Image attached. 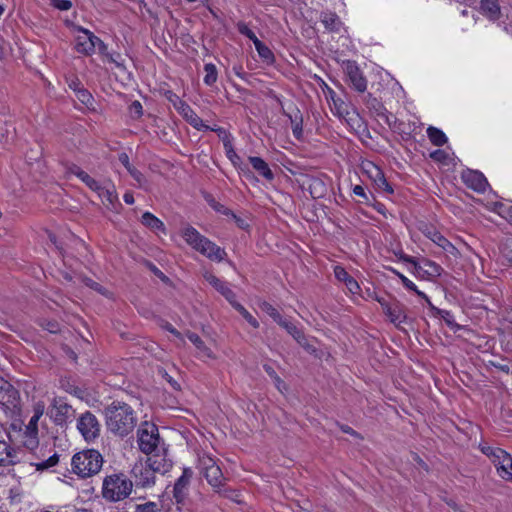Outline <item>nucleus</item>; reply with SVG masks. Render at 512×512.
<instances>
[{
  "instance_id": "7c9ffc66",
  "label": "nucleus",
  "mask_w": 512,
  "mask_h": 512,
  "mask_svg": "<svg viewBox=\"0 0 512 512\" xmlns=\"http://www.w3.org/2000/svg\"><path fill=\"white\" fill-rule=\"evenodd\" d=\"M392 272L400 279L406 289L413 291L416 295L425 299L429 304H431L429 297L424 292L418 290L417 286L410 279L395 269H392Z\"/></svg>"
},
{
  "instance_id": "6e6d98bb",
  "label": "nucleus",
  "mask_w": 512,
  "mask_h": 512,
  "mask_svg": "<svg viewBox=\"0 0 512 512\" xmlns=\"http://www.w3.org/2000/svg\"><path fill=\"white\" fill-rule=\"evenodd\" d=\"M509 455L510 454L507 453L505 450H503L501 448H496L494 455H492V457H489V458L492 460L495 467L497 468V466L500 465V463L502 462V459H505Z\"/></svg>"
},
{
  "instance_id": "603ef678",
  "label": "nucleus",
  "mask_w": 512,
  "mask_h": 512,
  "mask_svg": "<svg viewBox=\"0 0 512 512\" xmlns=\"http://www.w3.org/2000/svg\"><path fill=\"white\" fill-rule=\"evenodd\" d=\"M133 512H161L155 502H146L144 504H137L134 506Z\"/></svg>"
},
{
  "instance_id": "a878e982",
  "label": "nucleus",
  "mask_w": 512,
  "mask_h": 512,
  "mask_svg": "<svg viewBox=\"0 0 512 512\" xmlns=\"http://www.w3.org/2000/svg\"><path fill=\"white\" fill-rule=\"evenodd\" d=\"M154 473H166L169 468L171 467V464L166 461V459L163 456L160 455H153L148 457L146 463H145Z\"/></svg>"
},
{
  "instance_id": "a19ab883",
  "label": "nucleus",
  "mask_w": 512,
  "mask_h": 512,
  "mask_svg": "<svg viewBox=\"0 0 512 512\" xmlns=\"http://www.w3.org/2000/svg\"><path fill=\"white\" fill-rule=\"evenodd\" d=\"M497 473L498 475L506 480V479H509L510 478V473L512 471V457L511 455H509L508 457H506L505 459H502V462L500 463V465L497 466Z\"/></svg>"
},
{
  "instance_id": "5701e85b",
  "label": "nucleus",
  "mask_w": 512,
  "mask_h": 512,
  "mask_svg": "<svg viewBox=\"0 0 512 512\" xmlns=\"http://www.w3.org/2000/svg\"><path fill=\"white\" fill-rule=\"evenodd\" d=\"M480 12L491 21H496L501 17V8L498 0H481Z\"/></svg>"
},
{
  "instance_id": "6e6552de",
  "label": "nucleus",
  "mask_w": 512,
  "mask_h": 512,
  "mask_svg": "<svg viewBox=\"0 0 512 512\" xmlns=\"http://www.w3.org/2000/svg\"><path fill=\"white\" fill-rule=\"evenodd\" d=\"M75 410L71 405L64 402L61 398L54 399L49 409V415L57 426L65 427L74 417Z\"/></svg>"
},
{
  "instance_id": "37998d69",
  "label": "nucleus",
  "mask_w": 512,
  "mask_h": 512,
  "mask_svg": "<svg viewBox=\"0 0 512 512\" xmlns=\"http://www.w3.org/2000/svg\"><path fill=\"white\" fill-rule=\"evenodd\" d=\"M424 266L427 267V269L424 270L422 268L420 273H418L419 275L420 274H427L429 276H440L441 275L442 268L437 263H435V262H433L431 260L425 259L424 260Z\"/></svg>"
},
{
  "instance_id": "49530a36",
  "label": "nucleus",
  "mask_w": 512,
  "mask_h": 512,
  "mask_svg": "<svg viewBox=\"0 0 512 512\" xmlns=\"http://www.w3.org/2000/svg\"><path fill=\"white\" fill-rule=\"evenodd\" d=\"M80 180L85 183V185L87 187H89L92 191L96 192V193H101L102 191V186L101 184L95 180L94 178H92L88 173H84L82 175V177L80 178Z\"/></svg>"
},
{
  "instance_id": "1a4fd4ad",
  "label": "nucleus",
  "mask_w": 512,
  "mask_h": 512,
  "mask_svg": "<svg viewBox=\"0 0 512 512\" xmlns=\"http://www.w3.org/2000/svg\"><path fill=\"white\" fill-rule=\"evenodd\" d=\"M193 478L191 468H184L182 475L175 481L173 486V498L177 505H185L189 495V487Z\"/></svg>"
},
{
  "instance_id": "9d476101",
  "label": "nucleus",
  "mask_w": 512,
  "mask_h": 512,
  "mask_svg": "<svg viewBox=\"0 0 512 512\" xmlns=\"http://www.w3.org/2000/svg\"><path fill=\"white\" fill-rule=\"evenodd\" d=\"M364 104L372 116L382 119L389 127H392V119L395 121L396 118L388 112L381 101L369 93L364 98Z\"/></svg>"
},
{
  "instance_id": "7ed1b4c3",
  "label": "nucleus",
  "mask_w": 512,
  "mask_h": 512,
  "mask_svg": "<svg viewBox=\"0 0 512 512\" xmlns=\"http://www.w3.org/2000/svg\"><path fill=\"white\" fill-rule=\"evenodd\" d=\"M186 243L194 250L212 261L221 262L227 255L226 251L207 237L201 235L194 227L187 226L182 231Z\"/></svg>"
},
{
  "instance_id": "774afa93",
  "label": "nucleus",
  "mask_w": 512,
  "mask_h": 512,
  "mask_svg": "<svg viewBox=\"0 0 512 512\" xmlns=\"http://www.w3.org/2000/svg\"><path fill=\"white\" fill-rule=\"evenodd\" d=\"M230 216L234 219L236 225L240 229H242V230H248L249 229L250 226H249L248 222L245 219H242L241 217L237 216L234 213H233V215H230Z\"/></svg>"
},
{
  "instance_id": "79ce46f5",
  "label": "nucleus",
  "mask_w": 512,
  "mask_h": 512,
  "mask_svg": "<svg viewBox=\"0 0 512 512\" xmlns=\"http://www.w3.org/2000/svg\"><path fill=\"white\" fill-rule=\"evenodd\" d=\"M223 146H224L227 158L232 162V164L234 166H238L241 162V158L235 152L233 144H232V140L225 138Z\"/></svg>"
},
{
  "instance_id": "b1692460",
  "label": "nucleus",
  "mask_w": 512,
  "mask_h": 512,
  "mask_svg": "<svg viewBox=\"0 0 512 512\" xmlns=\"http://www.w3.org/2000/svg\"><path fill=\"white\" fill-rule=\"evenodd\" d=\"M334 275L335 277L341 281V282H344L347 289L353 293V294H356L359 292L360 290V286L359 284L357 283V281L348 274V272L341 266H336L334 268Z\"/></svg>"
},
{
  "instance_id": "69168bd1",
  "label": "nucleus",
  "mask_w": 512,
  "mask_h": 512,
  "mask_svg": "<svg viewBox=\"0 0 512 512\" xmlns=\"http://www.w3.org/2000/svg\"><path fill=\"white\" fill-rule=\"evenodd\" d=\"M353 193L356 196H359V197H361L363 199L361 202L367 203L369 201V197L366 194L365 189L361 185L354 186Z\"/></svg>"
},
{
  "instance_id": "393cba45",
  "label": "nucleus",
  "mask_w": 512,
  "mask_h": 512,
  "mask_svg": "<svg viewBox=\"0 0 512 512\" xmlns=\"http://www.w3.org/2000/svg\"><path fill=\"white\" fill-rule=\"evenodd\" d=\"M248 159L253 169L256 170L259 175L267 181H272L274 179V173L261 157L250 156Z\"/></svg>"
},
{
  "instance_id": "ea45409f",
  "label": "nucleus",
  "mask_w": 512,
  "mask_h": 512,
  "mask_svg": "<svg viewBox=\"0 0 512 512\" xmlns=\"http://www.w3.org/2000/svg\"><path fill=\"white\" fill-rule=\"evenodd\" d=\"M205 77L203 79L204 83L208 86H212L216 83L218 78L217 68L212 63H207L204 65Z\"/></svg>"
},
{
  "instance_id": "864d4df0",
  "label": "nucleus",
  "mask_w": 512,
  "mask_h": 512,
  "mask_svg": "<svg viewBox=\"0 0 512 512\" xmlns=\"http://www.w3.org/2000/svg\"><path fill=\"white\" fill-rule=\"evenodd\" d=\"M66 174L69 175H75L79 179L82 177V175L85 173L84 170H82L78 165L74 163H66L64 165Z\"/></svg>"
},
{
  "instance_id": "0eeeda50",
  "label": "nucleus",
  "mask_w": 512,
  "mask_h": 512,
  "mask_svg": "<svg viewBox=\"0 0 512 512\" xmlns=\"http://www.w3.org/2000/svg\"><path fill=\"white\" fill-rule=\"evenodd\" d=\"M201 465L203 476L214 492L227 482V478L223 475L221 468L213 458L204 457L201 459Z\"/></svg>"
},
{
  "instance_id": "0e129e2a",
  "label": "nucleus",
  "mask_w": 512,
  "mask_h": 512,
  "mask_svg": "<svg viewBox=\"0 0 512 512\" xmlns=\"http://www.w3.org/2000/svg\"><path fill=\"white\" fill-rule=\"evenodd\" d=\"M207 130H211V131H214L218 134V136L221 138L222 142L224 143V139L227 138L229 140H232V136L230 133H228L226 131V129H224L223 127H215V128H211L209 127Z\"/></svg>"
},
{
  "instance_id": "72a5a7b5",
  "label": "nucleus",
  "mask_w": 512,
  "mask_h": 512,
  "mask_svg": "<svg viewBox=\"0 0 512 512\" xmlns=\"http://www.w3.org/2000/svg\"><path fill=\"white\" fill-rule=\"evenodd\" d=\"M187 338L195 345V347L202 353L204 356L212 358L213 354L210 348H208L204 341L200 338V336L194 332H188Z\"/></svg>"
},
{
  "instance_id": "58836bf2",
  "label": "nucleus",
  "mask_w": 512,
  "mask_h": 512,
  "mask_svg": "<svg viewBox=\"0 0 512 512\" xmlns=\"http://www.w3.org/2000/svg\"><path fill=\"white\" fill-rule=\"evenodd\" d=\"M255 48L261 59L266 61L267 63L274 62V54L271 49L266 46L262 41H255Z\"/></svg>"
},
{
  "instance_id": "c85d7f7f",
  "label": "nucleus",
  "mask_w": 512,
  "mask_h": 512,
  "mask_svg": "<svg viewBox=\"0 0 512 512\" xmlns=\"http://www.w3.org/2000/svg\"><path fill=\"white\" fill-rule=\"evenodd\" d=\"M321 22L329 31L337 32L340 29L341 21L336 13L323 12L321 14Z\"/></svg>"
},
{
  "instance_id": "423d86ee",
  "label": "nucleus",
  "mask_w": 512,
  "mask_h": 512,
  "mask_svg": "<svg viewBox=\"0 0 512 512\" xmlns=\"http://www.w3.org/2000/svg\"><path fill=\"white\" fill-rule=\"evenodd\" d=\"M77 429L86 442H93L100 436L101 425L91 411H86L77 419Z\"/></svg>"
},
{
  "instance_id": "9b49d317",
  "label": "nucleus",
  "mask_w": 512,
  "mask_h": 512,
  "mask_svg": "<svg viewBox=\"0 0 512 512\" xmlns=\"http://www.w3.org/2000/svg\"><path fill=\"white\" fill-rule=\"evenodd\" d=\"M82 35L77 36L75 41V50L83 55H91L96 50V42L99 41V37L94 35L91 31L85 28H78Z\"/></svg>"
},
{
  "instance_id": "ddd939ff",
  "label": "nucleus",
  "mask_w": 512,
  "mask_h": 512,
  "mask_svg": "<svg viewBox=\"0 0 512 512\" xmlns=\"http://www.w3.org/2000/svg\"><path fill=\"white\" fill-rule=\"evenodd\" d=\"M0 384V404L8 409L17 407L20 400L19 391L2 377Z\"/></svg>"
},
{
  "instance_id": "6ab92c4d",
  "label": "nucleus",
  "mask_w": 512,
  "mask_h": 512,
  "mask_svg": "<svg viewBox=\"0 0 512 512\" xmlns=\"http://www.w3.org/2000/svg\"><path fill=\"white\" fill-rule=\"evenodd\" d=\"M383 312L389 318L390 322L396 326H399L407 318L406 307L397 299H392L389 306Z\"/></svg>"
},
{
  "instance_id": "bb28decb",
  "label": "nucleus",
  "mask_w": 512,
  "mask_h": 512,
  "mask_svg": "<svg viewBox=\"0 0 512 512\" xmlns=\"http://www.w3.org/2000/svg\"><path fill=\"white\" fill-rule=\"evenodd\" d=\"M16 451L6 442L0 440V466L16 463Z\"/></svg>"
},
{
  "instance_id": "412c9836",
  "label": "nucleus",
  "mask_w": 512,
  "mask_h": 512,
  "mask_svg": "<svg viewBox=\"0 0 512 512\" xmlns=\"http://www.w3.org/2000/svg\"><path fill=\"white\" fill-rule=\"evenodd\" d=\"M283 324L284 325L282 328H284L297 341L299 345H301L306 351L310 353L315 352L314 346L308 343V340L306 339L301 329H299L289 320Z\"/></svg>"
},
{
  "instance_id": "c756f323",
  "label": "nucleus",
  "mask_w": 512,
  "mask_h": 512,
  "mask_svg": "<svg viewBox=\"0 0 512 512\" xmlns=\"http://www.w3.org/2000/svg\"><path fill=\"white\" fill-rule=\"evenodd\" d=\"M141 223L153 231H165L164 223L150 212L143 213Z\"/></svg>"
},
{
  "instance_id": "c9c22d12",
  "label": "nucleus",
  "mask_w": 512,
  "mask_h": 512,
  "mask_svg": "<svg viewBox=\"0 0 512 512\" xmlns=\"http://www.w3.org/2000/svg\"><path fill=\"white\" fill-rule=\"evenodd\" d=\"M342 119L352 128V129H360L364 126V122L362 117L359 115L358 111L355 108L349 110L348 114L345 115Z\"/></svg>"
},
{
  "instance_id": "13d9d810",
  "label": "nucleus",
  "mask_w": 512,
  "mask_h": 512,
  "mask_svg": "<svg viewBox=\"0 0 512 512\" xmlns=\"http://www.w3.org/2000/svg\"><path fill=\"white\" fill-rule=\"evenodd\" d=\"M128 172L132 176V178L138 183L139 187L145 186V184L147 183V179L138 169L133 167Z\"/></svg>"
},
{
  "instance_id": "cd10ccee",
  "label": "nucleus",
  "mask_w": 512,
  "mask_h": 512,
  "mask_svg": "<svg viewBox=\"0 0 512 512\" xmlns=\"http://www.w3.org/2000/svg\"><path fill=\"white\" fill-rule=\"evenodd\" d=\"M97 194L100 198L105 199L108 202V206H110L112 210H117L118 207H121L114 185L110 188L102 187L101 193Z\"/></svg>"
},
{
  "instance_id": "39448f33",
  "label": "nucleus",
  "mask_w": 512,
  "mask_h": 512,
  "mask_svg": "<svg viewBox=\"0 0 512 512\" xmlns=\"http://www.w3.org/2000/svg\"><path fill=\"white\" fill-rule=\"evenodd\" d=\"M160 436L158 427L149 422H144L138 430V446L145 454H152L158 448Z\"/></svg>"
},
{
  "instance_id": "f03ea898",
  "label": "nucleus",
  "mask_w": 512,
  "mask_h": 512,
  "mask_svg": "<svg viewBox=\"0 0 512 512\" xmlns=\"http://www.w3.org/2000/svg\"><path fill=\"white\" fill-rule=\"evenodd\" d=\"M133 486V481L124 472H115L103 478L101 495L106 502L117 503L131 495Z\"/></svg>"
},
{
  "instance_id": "3c124183",
  "label": "nucleus",
  "mask_w": 512,
  "mask_h": 512,
  "mask_svg": "<svg viewBox=\"0 0 512 512\" xmlns=\"http://www.w3.org/2000/svg\"><path fill=\"white\" fill-rule=\"evenodd\" d=\"M76 97L81 103H83L86 106L92 105L94 101L91 93L84 87H82L80 90L76 92Z\"/></svg>"
},
{
  "instance_id": "2f4dec72",
  "label": "nucleus",
  "mask_w": 512,
  "mask_h": 512,
  "mask_svg": "<svg viewBox=\"0 0 512 512\" xmlns=\"http://www.w3.org/2000/svg\"><path fill=\"white\" fill-rule=\"evenodd\" d=\"M427 135L431 143L439 147L446 144L448 140L445 133L434 126H429L427 128Z\"/></svg>"
},
{
  "instance_id": "dca6fc26",
  "label": "nucleus",
  "mask_w": 512,
  "mask_h": 512,
  "mask_svg": "<svg viewBox=\"0 0 512 512\" xmlns=\"http://www.w3.org/2000/svg\"><path fill=\"white\" fill-rule=\"evenodd\" d=\"M136 487L148 488L155 484V473L146 465H135L132 469Z\"/></svg>"
},
{
  "instance_id": "4be33fe9",
  "label": "nucleus",
  "mask_w": 512,
  "mask_h": 512,
  "mask_svg": "<svg viewBox=\"0 0 512 512\" xmlns=\"http://www.w3.org/2000/svg\"><path fill=\"white\" fill-rule=\"evenodd\" d=\"M188 123L197 130L208 129L209 126L203 123V120L193 111V109L185 102L179 106L177 110Z\"/></svg>"
},
{
  "instance_id": "4c0bfd02",
  "label": "nucleus",
  "mask_w": 512,
  "mask_h": 512,
  "mask_svg": "<svg viewBox=\"0 0 512 512\" xmlns=\"http://www.w3.org/2000/svg\"><path fill=\"white\" fill-rule=\"evenodd\" d=\"M260 307L281 327L284 325L283 323H286L288 321L287 319H284L278 312V310L274 308L270 303L263 302Z\"/></svg>"
},
{
  "instance_id": "f8f14e48",
  "label": "nucleus",
  "mask_w": 512,
  "mask_h": 512,
  "mask_svg": "<svg viewBox=\"0 0 512 512\" xmlns=\"http://www.w3.org/2000/svg\"><path fill=\"white\" fill-rule=\"evenodd\" d=\"M363 171L373 181L375 186L386 193L392 194L394 192L392 186L388 183L383 171L373 162L363 164Z\"/></svg>"
},
{
  "instance_id": "c03bdc74",
  "label": "nucleus",
  "mask_w": 512,
  "mask_h": 512,
  "mask_svg": "<svg viewBox=\"0 0 512 512\" xmlns=\"http://www.w3.org/2000/svg\"><path fill=\"white\" fill-rule=\"evenodd\" d=\"M333 107L335 109L336 115L339 118H343L345 115L348 114L349 110L353 108L350 104H347L341 98H337L336 100H334Z\"/></svg>"
},
{
  "instance_id": "09e8293b",
  "label": "nucleus",
  "mask_w": 512,
  "mask_h": 512,
  "mask_svg": "<svg viewBox=\"0 0 512 512\" xmlns=\"http://www.w3.org/2000/svg\"><path fill=\"white\" fill-rule=\"evenodd\" d=\"M237 29H238V32L241 34V35H244L246 36L248 39H250L254 44H255V41H260L256 34L244 23V22H239L237 24Z\"/></svg>"
},
{
  "instance_id": "20e7f679",
  "label": "nucleus",
  "mask_w": 512,
  "mask_h": 512,
  "mask_svg": "<svg viewBox=\"0 0 512 512\" xmlns=\"http://www.w3.org/2000/svg\"><path fill=\"white\" fill-rule=\"evenodd\" d=\"M103 457L95 449H87L74 454L71 460L72 471L81 478L92 477L99 473Z\"/></svg>"
},
{
  "instance_id": "4468645a",
  "label": "nucleus",
  "mask_w": 512,
  "mask_h": 512,
  "mask_svg": "<svg viewBox=\"0 0 512 512\" xmlns=\"http://www.w3.org/2000/svg\"><path fill=\"white\" fill-rule=\"evenodd\" d=\"M461 179L468 188L478 193H484L489 185L485 176L477 170L467 169L463 171Z\"/></svg>"
},
{
  "instance_id": "f704fd0d",
  "label": "nucleus",
  "mask_w": 512,
  "mask_h": 512,
  "mask_svg": "<svg viewBox=\"0 0 512 512\" xmlns=\"http://www.w3.org/2000/svg\"><path fill=\"white\" fill-rule=\"evenodd\" d=\"M214 493H216L220 497L229 499L233 502L241 503V499H240L241 495H240L239 491L228 487L226 485V482L220 488H218Z\"/></svg>"
},
{
  "instance_id": "bf43d9fd",
  "label": "nucleus",
  "mask_w": 512,
  "mask_h": 512,
  "mask_svg": "<svg viewBox=\"0 0 512 512\" xmlns=\"http://www.w3.org/2000/svg\"><path fill=\"white\" fill-rule=\"evenodd\" d=\"M50 5L60 11H67L72 7L70 0H50Z\"/></svg>"
},
{
  "instance_id": "e433bc0d",
  "label": "nucleus",
  "mask_w": 512,
  "mask_h": 512,
  "mask_svg": "<svg viewBox=\"0 0 512 512\" xmlns=\"http://www.w3.org/2000/svg\"><path fill=\"white\" fill-rule=\"evenodd\" d=\"M231 306L236 310L238 311L242 317L254 328H258L259 327V322L257 321V319L255 317H253L249 311L242 305L240 304L237 300H235L233 303H231Z\"/></svg>"
},
{
  "instance_id": "338daca9",
  "label": "nucleus",
  "mask_w": 512,
  "mask_h": 512,
  "mask_svg": "<svg viewBox=\"0 0 512 512\" xmlns=\"http://www.w3.org/2000/svg\"><path fill=\"white\" fill-rule=\"evenodd\" d=\"M26 434L28 439L24 442V445L29 449L35 448L38 445L37 435H34L32 433Z\"/></svg>"
},
{
  "instance_id": "f257e3e1",
  "label": "nucleus",
  "mask_w": 512,
  "mask_h": 512,
  "mask_svg": "<svg viewBox=\"0 0 512 512\" xmlns=\"http://www.w3.org/2000/svg\"><path fill=\"white\" fill-rule=\"evenodd\" d=\"M104 416L108 431L121 438L130 434L137 425L136 412L122 401H113L105 407Z\"/></svg>"
},
{
  "instance_id": "de8ad7c7",
  "label": "nucleus",
  "mask_w": 512,
  "mask_h": 512,
  "mask_svg": "<svg viewBox=\"0 0 512 512\" xmlns=\"http://www.w3.org/2000/svg\"><path fill=\"white\" fill-rule=\"evenodd\" d=\"M206 200L208 201L209 205L216 211V212H219L223 215H226V216H229V215H233V211L230 210L229 208L225 207L223 204L217 202L214 198H212L211 196L209 198H206Z\"/></svg>"
},
{
  "instance_id": "e2e57ef3",
  "label": "nucleus",
  "mask_w": 512,
  "mask_h": 512,
  "mask_svg": "<svg viewBox=\"0 0 512 512\" xmlns=\"http://www.w3.org/2000/svg\"><path fill=\"white\" fill-rule=\"evenodd\" d=\"M59 461V456L57 454H54L50 456L47 460L41 462L38 464V469H47L50 467L55 466Z\"/></svg>"
},
{
  "instance_id": "a18cd8bd",
  "label": "nucleus",
  "mask_w": 512,
  "mask_h": 512,
  "mask_svg": "<svg viewBox=\"0 0 512 512\" xmlns=\"http://www.w3.org/2000/svg\"><path fill=\"white\" fill-rule=\"evenodd\" d=\"M309 189H310V194L313 198H320V197H322L323 193L325 192V185L319 179H312L311 183L309 185Z\"/></svg>"
},
{
  "instance_id": "aec40b11",
  "label": "nucleus",
  "mask_w": 512,
  "mask_h": 512,
  "mask_svg": "<svg viewBox=\"0 0 512 512\" xmlns=\"http://www.w3.org/2000/svg\"><path fill=\"white\" fill-rule=\"evenodd\" d=\"M424 233L431 241L441 247L445 252L453 256L458 254L457 248L436 229L427 228Z\"/></svg>"
},
{
  "instance_id": "680f3d73",
  "label": "nucleus",
  "mask_w": 512,
  "mask_h": 512,
  "mask_svg": "<svg viewBox=\"0 0 512 512\" xmlns=\"http://www.w3.org/2000/svg\"><path fill=\"white\" fill-rule=\"evenodd\" d=\"M82 281L87 287H89L101 294H104V290H105L104 287L102 285H100L99 283L95 282L94 280H92L91 278L84 277L82 279Z\"/></svg>"
},
{
  "instance_id": "052dcab7",
  "label": "nucleus",
  "mask_w": 512,
  "mask_h": 512,
  "mask_svg": "<svg viewBox=\"0 0 512 512\" xmlns=\"http://www.w3.org/2000/svg\"><path fill=\"white\" fill-rule=\"evenodd\" d=\"M165 96L173 104L176 110L179 109V106H181V104L185 103L183 100L180 99V97L176 93H174L171 90L166 91Z\"/></svg>"
},
{
  "instance_id": "4d7b16f0",
  "label": "nucleus",
  "mask_w": 512,
  "mask_h": 512,
  "mask_svg": "<svg viewBox=\"0 0 512 512\" xmlns=\"http://www.w3.org/2000/svg\"><path fill=\"white\" fill-rule=\"evenodd\" d=\"M130 114L133 118H140L143 115V107L142 104L135 100L129 106Z\"/></svg>"
},
{
  "instance_id": "f3484780",
  "label": "nucleus",
  "mask_w": 512,
  "mask_h": 512,
  "mask_svg": "<svg viewBox=\"0 0 512 512\" xmlns=\"http://www.w3.org/2000/svg\"><path fill=\"white\" fill-rule=\"evenodd\" d=\"M276 101L281 105V113L289 118L293 136L297 140H301L303 137V115L300 110L295 107L293 113H287L282 105L281 99L278 96H275Z\"/></svg>"
},
{
  "instance_id": "2eb2a0df",
  "label": "nucleus",
  "mask_w": 512,
  "mask_h": 512,
  "mask_svg": "<svg viewBox=\"0 0 512 512\" xmlns=\"http://www.w3.org/2000/svg\"><path fill=\"white\" fill-rule=\"evenodd\" d=\"M345 73L349 78L352 87L363 93L367 89V80L361 72L355 61H347L345 63Z\"/></svg>"
},
{
  "instance_id": "8fccbe9b",
  "label": "nucleus",
  "mask_w": 512,
  "mask_h": 512,
  "mask_svg": "<svg viewBox=\"0 0 512 512\" xmlns=\"http://www.w3.org/2000/svg\"><path fill=\"white\" fill-rule=\"evenodd\" d=\"M396 256L403 262L412 264L414 267V273H420L422 266L418 264L416 259L412 256L405 254L403 251L396 253Z\"/></svg>"
},
{
  "instance_id": "5fc2aeb1",
  "label": "nucleus",
  "mask_w": 512,
  "mask_h": 512,
  "mask_svg": "<svg viewBox=\"0 0 512 512\" xmlns=\"http://www.w3.org/2000/svg\"><path fill=\"white\" fill-rule=\"evenodd\" d=\"M41 415H42V412H40V414H34L31 417L28 425L26 426V432L25 433H32L34 435H37V433H38L37 425H38V421H39V418L41 417Z\"/></svg>"
},
{
  "instance_id": "a211bd4d",
  "label": "nucleus",
  "mask_w": 512,
  "mask_h": 512,
  "mask_svg": "<svg viewBox=\"0 0 512 512\" xmlns=\"http://www.w3.org/2000/svg\"><path fill=\"white\" fill-rule=\"evenodd\" d=\"M204 279L213 286L225 299L231 304L236 300V294L233 290L228 286V284L214 274L206 272L204 274Z\"/></svg>"
},
{
  "instance_id": "473e14b6",
  "label": "nucleus",
  "mask_w": 512,
  "mask_h": 512,
  "mask_svg": "<svg viewBox=\"0 0 512 512\" xmlns=\"http://www.w3.org/2000/svg\"><path fill=\"white\" fill-rule=\"evenodd\" d=\"M433 310L435 312V315L441 317V319H443V321L446 323V325L454 332H456L462 328L461 325H459L455 322L454 316L450 311L444 310V309H439L436 307H433Z\"/></svg>"
}]
</instances>
